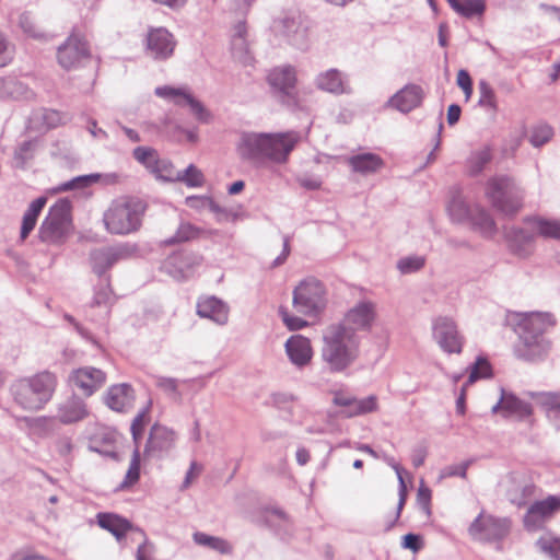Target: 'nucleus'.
I'll return each instance as SVG.
<instances>
[{"label":"nucleus","mask_w":560,"mask_h":560,"mask_svg":"<svg viewBox=\"0 0 560 560\" xmlns=\"http://www.w3.org/2000/svg\"><path fill=\"white\" fill-rule=\"evenodd\" d=\"M176 179L183 180L191 187H200L203 184V174L191 164L186 168L183 175L177 174Z\"/></svg>","instance_id":"a18cd8bd"},{"label":"nucleus","mask_w":560,"mask_h":560,"mask_svg":"<svg viewBox=\"0 0 560 560\" xmlns=\"http://www.w3.org/2000/svg\"><path fill=\"white\" fill-rule=\"evenodd\" d=\"M348 164L353 172L369 175L378 172L384 166V161L377 154L362 153L350 156Z\"/></svg>","instance_id":"bb28decb"},{"label":"nucleus","mask_w":560,"mask_h":560,"mask_svg":"<svg viewBox=\"0 0 560 560\" xmlns=\"http://www.w3.org/2000/svg\"><path fill=\"white\" fill-rule=\"evenodd\" d=\"M549 350V342L542 337L534 335H521V341L515 348L518 358L536 360L542 358Z\"/></svg>","instance_id":"aec40b11"},{"label":"nucleus","mask_w":560,"mask_h":560,"mask_svg":"<svg viewBox=\"0 0 560 560\" xmlns=\"http://www.w3.org/2000/svg\"><path fill=\"white\" fill-rule=\"evenodd\" d=\"M526 223L537 236L560 240V221L544 218L528 219Z\"/></svg>","instance_id":"7c9ffc66"},{"label":"nucleus","mask_w":560,"mask_h":560,"mask_svg":"<svg viewBox=\"0 0 560 560\" xmlns=\"http://www.w3.org/2000/svg\"><path fill=\"white\" fill-rule=\"evenodd\" d=\"M69 381L84 396H91L105 384L106 373L97 368L83 366L73 370Z\"/></svg>","instance_id":"ddd939ff"},{"label":"nucleus","mask_w":560,"mask_h":560,"mask_svg":"<svg viewBox=\"0 0 560 560\" xmlns=\"http://www.w3.org/2000/svg\"><path fill=\"white\" fill-rule=\"evenodd\" d=\"M310 452L305 448H299L296 451V460L300 465H305L310 460Z\"/></svg>","instance_id":"774afa93"},{"label":"nucleus","mask_w":560,"mask_h":560,"mask_svg":"<svg viewBox=\"0 0 560 560\" xmlns=\"http://www.w3.org/2000/svg\"><path fill=\"white\" fill-rule=\"evenodd\" d=\"M192 537L196 544L208 547L222 555H229L233 550L232 545L221 537L210 536L201 532L195 533Z\"/></svg>","instance_id":"72a5a7b5"},{"label":"nucleus","mask_w":560,"mask_h":560,"mask_svg":"<svg viewBox=\"0 0 560 560\" xmlns=\"http://www.w3.org/2000/svg\"><path fill=\"white\" fill-rule=\"evenodd\" d=\"M535 493V485L532 482L521 486L516 480L510 490V500L513 504L522 506L526 500Z\"/></svg>","instance_id":"e433bc0d"},{"label":"nucleus","mask_w":560,"mask_h":560,"mask_svg":"<svg viewBox=\"0 0 560 560\" xmlns=\"http://www.w3.org/2000/svg\"><path fill=\"white\" fill-rule=\"evenodd\" d=\"M375 317L374 305L369 302H362L346 314L341 325L355 334V330L369 329L375 320Z\"/></svg>","instance_id":"f3484780"},{"label":"nucleus","mask_w":560,"mask_h":560,"mask_svg":"<svg viewBox=\"0 0 560 560\" xmlns=\"http://www.w3.org/2000/svg\"><path fill=\"white\" fill-rule=\"evenodd\" d=\"M96 517L100 527L113 534L119 542H122L128 533L141 541V536L137 533L140 529L133 527L128 520L113 513H98Z\"/></svg>","instance_id":"dca6fc26"},{"label":"nucleus","mask_w":560,"mask_h":560,"mask_svg":"<svg viewBox=\"0 0 560 560\" xmlns=\"http://www.w3.org/2000/svg\"><path fill=\"white\" fill-rule=\"evenodd\" d=\"M150 422L149 409L141 410L132 420L131 433L133 440L137 442L142 438L145 427Z\"/></svg>","instance_id":"49530a36"},{"label":"nucleus","mask_w":560,"mask_h":560,"mask_svg":"<svg viewBox=\"0 0 560 560\" xmlns=\"http://www.w3.org/2000/svg\"><path fill=\"white\" fill-rule=\"evenodd\" d=\"M287 353L295 365L308 364L313 357V349L310 339L302 335H294L285 343Z\"/></svg>","instance_id":"412c9836"},{"label":"nucleus","mask_w":560,"mask_h":560,"mask_svg":"<svg viewBox=\"0 0 560 560\" xmlns=\"http://www.w3.org/2000/svg\"><path fill=\"white\" fill-rule=\"evenodd\" d=\"M47 203L46 197H39L31 202L22 219L21 240L24 241L34 230L37 219Z\"/></svg>","instance_id":"c756f323"},{"label":"nucleus","mask_w":560,"mask_h":560,"mask_svg":"<svg viewBox=\"0 0 560 560\" xmlns=\"http://www.w3.org/2000/svg\"><path fill=\"white\" fill-rule=\"evenodd\" d=\"M14 49L4 35L0 33V67H5L13 60Z\"/></svg>","instance_id":"603ef678"},{"label":"nucleus","mask_w":560,"mask_h":560,"mask_svg":"<svg viewBox=\"0 0 560 560\" xmlns=\"http://www.w3.org/2000/svg\"><path fill=\"white\" fill-rule=\"evenodd\" d=\"M401 546L405 549H409L413 552H418L423 547V542L419 535L407 534L402 538Z\"/></svg>","instance_id":"052dcab7"},{"label":"nucleus","mask_w":560,"mask_h":560,"mask_svg":"<svg viewBox=\"0 0 560 560\" xmlns=\"http://www.w3.org/2000/svg\"><path fill=\"white\" fill-rule=\"evenodd\" d=\"M457 84L464 91L466 101H468L472 94V81L469 73L466 70L458 71Z\"/></svg>","instance_id":"13d9d810"},{"label":"nucleus","mask_w":560,"mask_h":560,"mask_svg":"<svg viewBox=\"0 0 560 560\" xmlns=\"http://www.w3.org/2000/svg\"><path fill=\"white\" fill-rule=\"evenodd\" d=\"M479 104L493 112L498 109L495 93L486 81H480L479 83Z\"/></svg>","instance_id":"a19ab883"},{"label":"nucleus","mask_w":560,"mask_h":560,"mask_svg":"<svg viewBox=\"0 0 560 560\" xmlns=\"http://www.w3.org/2000/svg\"><path fill=\"white\" fill-rule=\"evenodd\" d=\"M501 404L503 409L510 410L512 412L529 413V406L515 397H503Z\"/></svg>","instance_id":"864d4df0"},{"label":"nucleus","mask_w":560,"mask_h":560,"mask_svg":"<svg viewBox=\"0 0 560 560\" xmlns=\"http://www.w3.org/2000/svg\"><path fill=\"white\" fill-rule=\"evenodd\" d=\"M151 172L155 174L158 177L166 180H173L174 178H176L173 165L171 164V162L166 160L160 159L159 165H155Z\"/></svg>","instance_id":"3c124183"},{"label":"nucleus","mask_w":560,"mask_h":560,"mask_svg":"<svg viewBox=\"0 0 560 560\" xmlns=\"http://www.w3.org/2000/svg\"><path fill=\"white\" fill-rule=\"evenodd\" d=\"M72 229L71 205L68 200L60 199L50 207L38 235L45 243L59 245L65 243Z\"/></svg>","instance_id":"39448f33"},{"label":"nucleus","mask_w":560,"mask_h":560,"mask_svg":"<svg viewBox=\"0 0 560 560\" xmlns=\"http://www.w3.org/2000/svg\"><path fill=\"white\" fill-rule=\"evenodd\" d=\"M174 441V431L165 427L153 425L145 445V452L167 451L173 446Z\"/></svg>","instance_id":"cd10ccee"},{"label":"nucleus","mask_w":560,"mask_h":560,"mask_svg":"<svg viewBox=\"0 0 560 560\" xmlns=\"http://www.w3.org/2000/svg\"><path fill=\"white\" fill-rule=\"evenodd\" d=\"M552 135L553 132L551 127L547 125L537 126L532 132L530 142L535 147H540L548 142L551 139Z\"/></svg>","instance_id":"de8ad7c7"},{"label":"nucleus","mask_w":560,"mask_h":560,"mask_svg":"<svg viewBox=\"0 0 560 560\" xmlns=\"http://www.w3.org/2000/svg\"><path fill=\"white\" fill-rule=\"evenodd\" d=\"M469 217L474 228L481 234L489 236L494 233V221L485 210L475 208L470 210Z\"/></svg>","instance_id":"c9c22d12"},{"label":"nucleus","mask_w":560,"mask_h":560,"mask_svg":"<svg viewBox=\"0 0 560 560\" xmlns=\"http://www.w3.org/2000/svg\"><path fill=\"white\" fill-rule=\"evenodd\" d=\"M203 234V231L190 223H182L174 237L168 242L170 244L188 242L199 238Z\"/></svg>","instance_id":"58836bf2"},{"label":"nucleus","mask_w":560,"mask_h":560,"mask_svg":"<svg viewBox=\"0 0 560 560\" xmlns=\"http://www.w3.org/2000/svg\"><path fill=\"white\" fill-rule=\"evenodd\" d=\"M140 478V453L138 450L133 452L129 468L127 470L122 487L135 485Z\"/></svg>","instance_id":"c03bdc74"},{"label":"nucleus","mask_w":560,"mask_h":560,"mask_svg":"<svg viewBox=\"0 0 560 560\" xmlns=\"http://www.w3.org/2000/svg\"><path fill=\"white\" fill-rule=\"evenodd\" d=\"M491 160L490 149L485 148L478 152H476L470 161V170L472 173H479L486 164H488Z\"/></svg>","instance_id":"09e8293b"},{"label":"nucleus","mask_w":560,"mask_h":560,"mask_svg":"<svg viewBox=\"0 0 560 560\" xmlns=\"http://www.w3.org/2000/svg\"><path fill=\"white\" fill-rule=\"evenodd\" d=\"M451 8L465 18L481 15L485 11L482 0H446Z\"/></svg>","instance_id":"f704fd0d"},{"label":"nucleus","mask_w":560,"mask_h":560,"mask_svg":"<svg viewBox=\"0 0 560 560\" xmlns=\"http://www.w3.org/2000/svg\"><path fill=\"white\" fill-rule=\"evenodd\" d=\"M267 81L275 90L290 95L298 81L296 71L291 66L276 67L269 71Z\"/></svg>","instance_id":"4be33fe9"},{"label":"nucleus","mask_w":560,"mask_h":560,"mask_svg":"<svg viewBox=\"0 0 560 560\" xmlns=\"http://www.w3.org/2000/svg\"><path fill=\"white\" fill-rule=\"evenodd\" d=\"M486 196L504 214H515L523 207L524 191L509 177L491 178L486 186Z\"/></svg>","instance_id":"0eeeda50"},{"label":"nucleus","mask_w":560,"mask_h":560,"mask_svg":"<svg viewBox=\"0 0 560 560\" xmlns=\"http://www.w3.org/2000/svg\"><path fill=\"white\" fill-rule=\"evenodd\" d=\"M536 233L526 223L525 229H513L506 234L510 249L520 257H527L534 250Z\"/></svg>","instance_id":"6ab92c4d"},{"label":"nucleus","mask_w":560,"mask_h":560,"mask_svg":"<svg viewBox=\"0 0 560 560\" xmlns=\"http://www.w3.org/2000/svg\"><path fill=\"white\" fill-rule=\"evenodd\" d=\"M424 265V258L422 257H408L405 259H401L398 262V268L401 270V272L408 273L413 272L419 269H421Z\"/></svg>","instance_id":"5fc2aeb1"},{"label":"nucleus","mask_w":560,"mask_h":560,"mask_svg":"<svg viewBox=\"0 0 560 560\" xmlns=\"http://www.w3.org/2000/svg\"><path fill=\"white\" fill-rule=\"evenodd\" d=\"M289 254H290V243H289L288 238H284L282 254L275 259V261L271 264V267H278V266L282 265L287 260Z\"/></svg>","instance_id":"69168bd1"},{"label":"nucleus","mask_w":560,"mask_h":560,"mask_svg":"<svg viewBox=\"0 0 560 560\" xmlns=\"http://www.w3.org/2000/svg\"><path fill=\"white\" fill-rule=\"evenodd\" d=\"M511 520L499 517L482 510L468 527L469 536L481 542H497L504 539L511 530Z\"/></svg>","instance_id":"1a4fd4ad"},{"label":"nucleus","mask_w":560,"mask_h":560,"mask_svg":"<svg viewBox=\"0 0 560 560\" xmlns=\"http://www.w3.org/2000/svg\"><path fill=\"white\" fill-rule=\"evenodd\" d=\"M272 30L277 35L293 38L298 34H305L300 15L284 16L275 21Z\"/></svg>","instance_id":"2f4dec72"},{"label":"nucleus","mask_w":560,"mask_h":560,"mask_svg":"<svg viewBox=\"0 0 560 560\" xmlns=\"http://www.w3.org/2000/svg\"><path fill=\"white\" fill-rule=\"evenodd\" d=\"M431 499H432V492L431 490L424 486L423 483L420 485L417 493V501L421 509L429 515L431 512Z\"/></svg>","instance_id":"4d7b16f0"},{"label":"nucleus","mask_w":560,"mask_h":560,"mask_svg":"<svg viewBox=\"0 0 560 560\" xmlns=\"http://www.w3.org/2000/svg\"><path fill=\"white\" fill-rule=\"evenodd\" d=\"M395 469H396L399 485H400V505H402L404 501H405V495H406V483H405L404 477L401 475V468L396 466Z\"/></svg>","instance_id":"338daca9"},{"label":"nucleus","mask_w":560,"mask_h":560,"mask_svg":"<svg viewBox=\"0 0 560 560\" xmlns=\"http://www.w3.org/2000/svg\"><path fill=\"white\" fill-rule=\"evenodd\" d=\"M158 387L168 395H177V381L174 378L162 377L158 381Z\"/></svg>","instance_id":"680f3d73"},{"label":"nucleus","mask_w":560,"mask_h":560,"mask_svg":"<svg viewBox=\"0 0 560 560\" xmlns=\"http://www.w3.org/2000/svg\"><path fill=\"white\" fill-rule=\"evenodd\" d=\"M558 513H560V495H548L530 504L524 516V525L527 529L536 530Z\"/></svg>","instance_id":"9b49d317"},{"label":"nucleus","mask_w":560,"mask_h":560,"mask_svg":"<svg viewBox=\"0 0 560 560\" xmlns=\"http://www.w3.org/2000/svg\"><path fill=\"white\" fill-rule=\"evenodd\" d=\"M197 314L200 317L212 319L218 324H224L228 320L226 306L213 296H205L198 301Z\"/></svg>","instance_id":"393cba45"},{"label":"nucleus","mask_w":560,"mask_h":560,"mask_svg":"<svg viewBox=\"0 0 560 560\" xmlns=\"http://www.w3.org/2000/svg\"><path fill=\"white\" fill-rule=\"evenodd\" d=\"M186 205L192 209H215L212 200L207 197H188L186 198Z\"/></svg>","instance_id":"bf43d9fd"},{"label":"nucleus","mask_w":560,"mask_h":560,"mask_svg":"<svg viewBox=\"0 0 560 560\" xmlns=\"http://www.w3.org/2000/svg\"><path fill=\"white\" fill-rule=\"evenodd\" d=\"M175 43L173 36L164 28H156L148 35V48L155 58H167L173 54Z\"/></svg>","instance_id":"5701e85b"},{"label":"nucleus","mask_w":560,"mask_h":560,"mask_svg":"<svg viewBox=\"0 0 560 560\" xmlns=\"http://www.w3.org/2000/svg\"><path fill=\"white\" fill-rule=\"evenodd\" d=\"M331 395L332 405L340 409L339 413L341 416L347 418L374 412L378 409V400L375 395L358 399L346 389L332 390Z\"/></svg>","instance_id":"9d476101"},{"label":"nucleus","mask_w":560,"mask_h":560,"mask_svg":"<svg viewBox=\"0 0 560 560\" xmlns=\"http://www.w3.org/2000/svg\"><path fill=\"white\" fill-rule=\"evenodd\" d=\"M492 375V369L490 363L485 358H478L471 368L467 384H472L477 380L488 378Z\"/></svg>","instance_id":"79ce46f5"},{"label":"nucleus","mask_w":560,"mask_h":560,"mask_svg":"<svg viewBox=\"0 0 560 560\" xmlns=\"http://www.w3.org/2000/svg\"><path fill=\"white\" fill-rule=\"evenodd\" d=\"M137 533L141 536V544L137 549V560H149L153 553V545L148 541L143 530H137Z\"/></svg>","instance_id":"6e6d98bb"},{"label":"nucleus","mask_w":560,"mask_h":560,"mask_svg":"<svg viewBox=\"0 0 560 560\" xmlns=\"http://www.w3.org/2000/svg\"><path fill=\"white\" fill-rule=\"evenodd\" d=\"M56 384L55 375L49 372L20 380L13 386L14 399L26 410H39L51 399Z\"/></svg>","instance_id":"20e7f679"},{"label":"nucleus","mask_w":560,"mask_h":560,"mask_svg":"<svg viewBox=\"0 0 560 560\" xmlns=\"http://www.w3.org/2000/svg\"><path fill=\"white\" fill-rule=\"evenodd\" d=\"M462 109L458 105H451L447 109V122L450 125H454L458 121L460 117Z\"/></svg>","instance_id":"0e129e2a"},{"label":"nucleus","mask_w":560,"mask_h":560,"mask_svg":"<svg viewBox=\"0 0 560 560\" xmlns=\"http://www.w3.org/2000/svg\"><path fill=\"white\" fill-rule=\"evenodd\" d=\"M537 545L542 552L549 555L553 560H560V537L548 533L538 539Z\"/></svg>","instance_id":"4c0bfd02"},{"label":"nucleus","mask_w":560,"mask_h":560,"mask_svg":"<svg viewBox=\"0 0 560 560\" xmlns=\"http://www.w3.org/2000/svg\"><path fill=\"white\" fill-rule=\"evenodd\" d=\"M316 84L318 89L332 93H348V88L343 82L341 73L335 69L327 70L317 77Z\"/></svg>","instance_id":"c85d7f7f"},{"label":"nucleus","mask_w":560,"mask_h":560,"mask_svg":"<svg viewBox=\"0 0 560 560\" xmlns=\"http://www.w3.org/2000/svg\"><path fill=\"white\" fill-rule=\"evenodd\" d=\"M300 139V135L294 131L246 135L243 137L241 151L248 159L285 163Z\"/></svg>","instance_id":"f257e3e1"},{"label":"nucleus","mask_w":560,"mask_h":560,"mask_svg":"<svg viewBox=\"0 0 560 560\" xmlns=\"http://www.w3.org/2000/svg\"><path fill=\"white\" fill-rule=\"evenodd\" d=\"M293 306L300 314L308 317L319 316L327 305V291L317 279L302 280L293 290Z\"/></svg>","instance_id":"423d86ee"},{"label":"nucleus","mask_w":560,"mask_h":560,"mask_svg":"<svg viewBox=\"0 0 560 560\" xmlns=\"http://www.w3.org/2000/svg\"><path fill=\"white\" fill-rule=\"evenodd\" d=\"M155 94L159 97L173 102L175 105L189 106L192 114L199 120L203 121L208 119V112L205 109L201 103L195 100L186 89L173 88L168 85L159 86L155 89Z\"/></svg>","instance_id":"4468645a"},{"label":"nucleus","mask_w":560,"mask_h":560,"mask_svg":"<svg viewBox=\"0 0 560 560\" xmlns=\"http://www.w3.org/2000/svg\"><path fill=\"white\" fill-rule=\"evenodd\" d=\"M422 90L411 84L397 92L389 101V104L402 113H408L418 107L422 102Z\"/></svg>","instance_id":"b1692460"},{"label":"nucleus","mask_w":560,"mask_h":560,"mask_svg":"<svg viewBox=\"0 0 560 560\" xmlns=\"http://www.w3.org/2000/svg\"><path fill=\"white\" fill-rule=\"evenodd\" d=\"M135 390L130 384L121 383L108 387L104 400L112 410L124 412L129 409L135 401Z\"/></svg>","instance_id":"a211bd4d"},{"label":"nucleus","mask_w":560,"mask_h":560,"mask_svg":"<svg viewBox=\"0 0 560 560\" xmlns=\"http://www.w3.org/2000/svg\"><path fill=\"white\" fill-rule=\"evenodd\" d=\"M144 212L145 205L142 200L120 196L112 200L103 214V222L108 233L127 235L139 230Z\"/></svg>","instance_id":"7ed1b4c3"},{"label":"nucleus","mask_w":560,"mask_h":560,"mask_svg":"<svg viewBox=\"0 0 560 560\" xmlns=\"http://www.w3.org/2000/svg\"><path fill=\"white\" fill-rule=\"evenodd\" d=\"M202 471V466L199 465L198 463L196 462H192L190 464V467L186 474V478L184 480V483H183V488H188L190 486V483L197 479L199 477V475L201 474Z\"/></svg>","instance_id":"e2e57ef3"},{"label":"nucleus","mask_w":560,"mask_h":560,"mask_svg":"<svg viewBox=\"0 0 560 560\" xmlns=\"http://www.w3.org/2000/svg\"><path fill=\"white\" fill-rule=\"evenodd\" d=\"M540 404L547 411L548 417H560V393H546L540 396Z\"/></svg>","instance_id":"37998d69"},{"label":"nucleus","mask_w":560,"mask_h":560,"mask_svg":"<svg viewBox=\"0 0 560 560\" xmlns=\"http://www.w3.org/2000/svg\"><path fill=\"white\" fill-rule=\"evenodd\" d=\"M556 325V319L550 313H528L522 315L518 320V329L521 335H534V337H542Z\"/></svg>","instance_id":"2eb2a0df"},{"label":"nucleus","mask_w":560,"mask_h":560,"mask_svg":"<svg viewBox=\"0 0 560 560\" xmlns=\"http://www.w3.org/2000/svg\"><path fill=\"white\" fill-rule=\"evenodd\" d=\"M118 259L119 255L110 248L97 249L91 255L92 267L97 275H103L114 266Z\"/></svg>","instance_id":"473e14b6"},{"label":"nucleus","mask_w":560,"mask_h":560,"mask_svg":"<svg viewBox=\"0 0 560 560\" xmlns=\"http://www.w3.org/2000/svg\"><path fill=\"white\" fill-rule=\"evenodd\" d=\"M133 158L150 171H152L155 165H159L160 160L158 152L147 147L136 148L133 150Z\"/></svg>","instance_id":"ea45409f"},{"label":"nucleus","mask_w":560,"mask_h":560,"mask_svg":"<svg viewBox=\"0 0 560 560\" xmlns=\"http://www.w3.org/2000/svg\"><path fill=\"white\" fill-rule=\"evenodd\" d=\"M434 338L440 347L448 353H460L463 337L458 334L457 326L452 318L439 317L433 325Z\"/></svg>","instance_id":"f8f14e48"},{"label":"nucleus","mask_w":560,"mask_h":560,"mask_svg":"<svg viewBox=\"0 0 560 560\" xmlns=\"http://www.w3.org/2000/svg\"><path fill=\"white\" fill-rule=\"evenodd\" d=\"M358 336L342 325L328 328L324 336L323 359L334 372H341L359 355Z\"/></svg>","instance_id":"f03ea898"},{"label":"nucleus","mask_w":560,"mask_h":560,"mask_svg":"<svg viewBox=\"0 0 560 560\" xmlns=\"http://www.w3.org/2000/svg\"><path fill=\"white\" fill-rule=\"evenodd\" d=\"M57 61L67 70H78L93 62L91 46L84 34L73 31L57 49Z\"/></svg>","instance_id":"6e6552de"},{"label":"nucleus","mask_w":560,"mask_h":560,"mask_svg":"<svg viewBox=\"0 0 560 560\" xmlns=\"http://www.w3.org/2000/svg\"><path fill=\"white\" fill-rule=\"evenodd\" d=\"M89 416L86 404L78 397H72L58 408V419L65 424L74 423Z\"/></svg>","instance_id":"a878e982"},{"label":"nucleus","mask_w":560,"mask_h":560,"mask_svg":"<svg viewBox=\"0 0 560 560\" xmlns=\"http://www.w3.org/2000/svg\"><path fill=\"white\" fill-rule=\"evenodd\" d=\"M279 313L281 315V318H282L284 325L287 326V328L289 330H299L308 325V323L306 320H304L303 318L295 316V315H291L285 307H281L279 310Z\"/></svg>","instance_id":"8fccbe9b"}]
</instances>
